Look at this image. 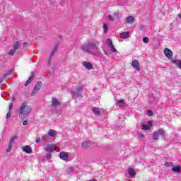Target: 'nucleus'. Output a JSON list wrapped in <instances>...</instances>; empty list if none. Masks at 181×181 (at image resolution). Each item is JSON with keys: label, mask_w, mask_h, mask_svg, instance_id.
<instances>
[{"label": "nucleus", "mask_w": 181, "mask_h": 181, "mask_svg": "<svg viewBox=\"0 0 181 181\" xmlns=\"http://www.w3.org/2000/svg\"><path fill=\"white\" fill-rule=\"evenodd\" d=\"M37 91L39 90H37V89H35L34 88L33 91L31 93L32 97H33L34 95H36V94H37Z\"/></svg>", "instance_id": "nucleus-32"}, {"label": "nucleus", "mask_w": 181, "mask_h": 181, "mask_svg": "<svg viewBox=\"0 0 181 181\" xmlns=\"http://www.w3.org/2000/svg\"><path fill=\"white\" fill-rule=\"evenodd\" d=\"M143 42L144 43H149V38L148 37H143Z\"/></svg>", "instance_id": "nucleus-31"}, {"label": "nucleus", "mask_w": 181, "mask_h": 181, "mask_svg": "<svg viewBox=\"0 0 181 181\" xmlns=\"http://www.w3.org/2000/svg\"><path fill=\"white\" fill-rule=\"evenodd\" d=\"M134 17H132V16H128L126 18L127 23H132V22H134Z\"/></svg>", "instance_id": "nucleus-23"}, {"label": "nucleus", "mask_w": 181, "mask_h": 181, "mask_svg": "<svg viewBox=\"0 0 181 181\" xmlns=\"http://www.w3.org/2000/svg\"><path fill=\"white\" fill-rule=\"evenodd\" d=\"M173 172H175L176 173H179L180 172V166H175L172 168Z\"/></svg>", "instance_id": "nucleus-25"}, {"label": "nucleus", "mask_w": 181, "mask_h": 181, "mask_svg": "<svg viewBox=\"0 0 181 181\" xmlns=\"http://www.w3.org/2000/svg\"><path fill=\"white\" fill-rule=\"evenodd\" d=\"M82 148H88L90 146V141H86L82 143Z\"/></svg>", "instance_id": "nucleus-22"}, {"label": "nucleus", "mask_w": 181, "mask_h": 181, "mask_svg": "<svg viewBox=\"0 0 181 181\" xmlns=\"http://www.w3.org/2000/svg\"><path fill=\"white\" fill-rule=\"evenodd\" d=\"M132 67L134 68L136 71H141V68L139 65V61L134 59L132 62Z\"/></svg>", "instance_id": "nucleus-7"}, {"label": "nucleus", "mask_w": 181, "mask_h": 181, "mask_svg": "<svg viewBox=\"0 0 181 181\" xmlns=\"http://www.w3.org/2000/svg\"><path fill=\"white\" fill-rule=\"evenodd\" d=\"M30 111H32V106L26 103H23L16 110V113L19 115V118H22V117H26L30 115Z\"/></svg>", "instance_id": "nucleus-1"}, {"label": "nucleus", "mask_w": 181, "mask_h": 181, "mask_svg": "<svg viewBox=\"0 0 181 181\" xmlns=\"http://www.w3.org/2000/svg\"><path fill=\"white\" fill-rule=\"evenodd\" d=\"M87 43L90 53L92 50H98V46H97V44H95L94 40L87 41Z\"/></svg>", "instance_id": "nucleus-4"}, {"label": "nucleus", "mask_w": 181, "mask_h": 181, "mask_svg": "<svg viewBox=\"0 0 181 181\" xmlns=\"http://www.w3.org/2000/svg\"><path fill=\"white\" fill-rule=\"evenodd\" d=\"M168 165V166H170V165H172V163H165V165Z\"/></svg>", "instance_id": "nucleus-45"}, {"label": "nucleus", "mask_w": 181, "mask_h": 181, "mask_svg": "<svg viewBox=\"0 0 181 181\" xmlns=\"http://www.w3.org/2000/svg\"><path fill=\"white\" fill-rule=\"evenodd\" d=\"M164 54L165 57H167V59H169V60H172V57H173V52H172V50L165 48L164 49Z\"/></svg>", "instance_id": "nucleus-6"}, {"label": "nucleus", "mask_w": 181, "mask_h": 181, "mask_svg": "<svg viewBox=\"0 0 181 181\" xmlns=\"http://www.w3.org/2000/svg\"><path fill=\"white\" fill-rule=\"evenodd\" d=\"M23 125H28V120H25L23 122Z\"/></svg>", "instance_id": "nucleus-44"}, {"label": "nucleus", "mask_w": 181, "mask_h": 181, "mask_svg": "<svg viewBox=\"0 0 181 181\" xmlns=\"http://www.w3.org/2000/svg\"><path fill=\"white\" fill-rule=\"evenodd\" d=\"M92 111L96 115H100L101 113V110H100V108L98 107H93Z\"/></svg>", "instance_id": "nucleus-20"}, {"label": "nucleus", "mask_w": 181, "mask_h": 181, "mask_svg": "<svg viewBox=\"0 0 181 181\" xmlns=\"http://www.w3.org/2000/svg\"><path fill=\"white\" fill-rule=\"evenodd\" d=\"M13 107V105H12V103H11L10 106H9V110L8 111H12Z\"/></svg>", "instance_id": "nucleus-42"}, {"label": "nucleus", "mask_w": 181, "mask_h": 181, "mask_svg": "<svg viewBox=\"0 0 181 181\" xmlns=\"http://www.w3.org/2000/svg\"><path fill=\"white\" fill-rule=\"evenodd\" d=\"M108 19H109V21H114V17H112V16H111V15H109L108 16Z\"/></svg>", "instance_id": "nucleus-39"}, {"label": "nucleus", "mask_w": 181, "mask_h": 181, "mask_svg": "<svg viewBox=\"0 0 181 181\" xmlns=\"http://www.w3.org/2000/svg\"><path fill=\"white\" fill-rule=\"evenodd\" d=\"M33 78H35V74L32 73L29 79L24 84L25 87H28L29 84L31 83L32 81H33Z\"/></svg>", "instance_id": "nucleus-13"}, {"label": "nucleus", "mask_w": 181, "mask_h": 181, "mask_svg": "<svg viewBox=\"0 0 181 181\" xmlns=\"http://www.w3.org/2000/svg\"><path fill=\"white\" fill-rule=\"evenodd\" d=\"M19 47H21V44L19 43V42H16L13 46V49L16 51L19 49Z\"/></svg>", "instance_id": "nucleus-24"}, {"label": "nucleus", "mask_w": 181, "mask_h": 181, "mask_svg": "<svg viewBox=\"0 0 181 181\" xmlns=\"http://www.w3.org/2000/svg\"><path fill=\"white\" fill-rule=\"evenodd\" d=\"M159 46H160V44L158 43V44H156V45H154V47H155L156 49H159Z\"/></svg>", "instance_id": "nucleus-41"}, {"label": "nucleus", "mask_w": 181, "mask_h": 181, "mask_svg": "<svg viewBox=\"0 0 181 181\" xmlns=\"http://www.w3.org/2000/svg\"><path fill=\"white\" fill-rule=\"evenodd\" d=\"M45 157L47 158V160H49L50 159V158H52V154L48 153L45 156Z\"/></svg>", "instance_id": "nucleus-37"}, {"label": "nucleus", "mask_w": 181, "mask_h": 181, "mask_svg": "<svg viewBox=\"0 0 181 181\" xmlns=\"http://www.w3.org/2000/svg\"><path fill=\"white\" fill-rule=\"evenodd\" d=\"M141 129H143V131H149V129H151V128L148 127V125L142 124Z\"/></svg>", "instance_id": "nucleus-26"}, {"label": "nucleus", "mask_w": 181, "mask_h": 181, "mask_svg": "<svg viewBox=\"0 0 181 181\" xmlns=\"http://www.w3.org/2000/svg\"><path fill=\"white\" fill-rule=\"evenodd\" d=\"M153 124H152V121H148L147 122V127H148L150 128V127H152Z\"/></svg>", "instance_id": "nucleus-38"}, {"label": "nucleus", "mask_w": 181, "mask_h": 181, "mask_svg": "<svg viewBox=\"0 0 181 181\" xmlns=\"http://www.w3.org/2000/svg\"><path fill=\"white\" fill-rule=\"evenodd\" d=\"M83 66L87 69V70H93V66L91 63L88 62H83Z\"/></svg>", "instance_id": "nucleus-12"}, {"label": "nucleus", "mask_w": 181, "mask_h": 181, "mask_svg": "<svg viewBox=\"0 0 181 181\" xmlns=\"http://www.w3.org/2000/svg\"><path fill=\"white\" fill-rule=\"evenodd\" d=\"M128 172L129 176H131L132 177H135V175H136V173H135V170H133V168H129Z\"/></svg>", "instance_id": "nucleus-18"}, {"label": "nucleus", "mask_w": 181, "mask_h": 181, "mask_svg": "<svg viewBox=\"0 0 181 181\" xmlns=\"http://www.w3.org/2000/svg\"><path fill=\"white\" fill-rule=\"evenodd\" d=\"M41 141H42V139H40V138L37 139L35 141V142H36L37 144H39V143L41 142Z\"/></svg>", "instance_id": "nucleus-43"}, {"label": "nucleus", "mask_w": 181, "mask_h": 181, "mask_svg": "<svg viewBox=\"0 0 181 181\" xmlns=\"http://www.w3.org/2000/svg\"><path fill=\"white\" fill-rule=\"evenodd\" d=\"M12 143H10L8 145V148L7 149V152H11V149H12Z\"/></svg>", "instance_id": "nucleus-36"}, {"label": "nucleus", "mask_w": 181, "mask_h": 181, "mask_svg": "<svg viewBox=\"0 0 181 181\" xmlns=\"http://www.w3.org/2000/svg\"><path fill=\"white\" fill-rule=\"evenodd\" d=\"M83 86H79L76 88V90H72L71 92L72 98H78V97H83Z\"/></svg>", "instance_id": "nucleus-2"}, {"label": "nucleus", "mask_w": 181, "mask_h": 181, "mask_svg": "<svg viewBox=\"0 0 181 181\" xmlns=\"http://www.w3.org/2000/svg\"><path fill=\"white\" fill-rule=\"evenodd\" d=\"M81 50H83L84 53H91L87 42L81 46Z\"/></svg>", "instance_id": "nucleus-8"}, {"label": "nucleus", "mask_w": 181, "mask_h": 181, "mask_svg": "<svg viewBox=\"0 0 181 181\" xmlns=\"http://www.w3.org/2000/svg\"><path fill=\"white\" fill-rule=\"evenodd\" d=\"M147 115H148V117H152V115H153V112H152V110H148Z\"/></svg>", "instance_id": "nucleus-35"}, {"label": "nucleus", "mask_w": 181, "mask_h": 181, "mask_svg": "<svg viewBox=\"0 0 181 181\" xmlns=\"http://www.w3.org/2000/svg\"><path fill=\"white\" fill-rule=\"evenodd\" d=\"M45 151L47 152H53V151H56V146L53 144H48L45 148Z\"/></svg>", "instance_id": "nucleus-9"}, {"label": "nucleus", "mask_w": 181, "mask_h": 181, "mask_svg": "<svg viewBox=\"0 0 181 181\" xmlns=\"http://www.w3.org/2000/svg\"><path fill=\"white\" fill-rule=\"evenodd\" d=\"M42 84L43 83H42V82L38 81L35 86L34 88L39 91V90H40V88H42Z\"/></svg>", "instance_id": "nucleus-19"}, {"label": "nucleus", "mask_w": 181, "mask_h": 181, "mask_svg": "<svg viewBox=\"0 0 181 181\" xmlns=\"http://www.w3.org/2000/svg\"><path fill=\"white\" fill-rule=\"evenodd\" d=\"M52 106L53 107H59V105H60V102H59V100H57L54 98H52Z\"/></svg>", "instance_id": "nucleus-17"}, {"label": "nucleus", "mask_w": 181, "mask_h": 181, "mask_svg": "<svg viewBox=\"0 0 181 181\" xmlns=\"http://www.w3.org/2000/svg\"><path fill=\"white\" fill-rule=\"evenodd\" d=\"M0 83H2V81H0Z\"/></svg>", "instance_id": "nucleus-48"}, {"label": "nucleus", "mask_w": 181, "mask_h": 181, "mask_svg": "<svg viewBox=\"0 0 181 181\" xmlns=\"http://www.w3.org/2000/svg\"><path fill=\"white\" fill-rule=\"evenodd\" d=\"M58 47H59V44H57L54 46V49H52V52L50 54V57H49V62H48L49 64H50V62L52 60V57H53V56H54V53H56V52H57Z\"/></svg>", "instance_id": "nucleus-11"}, {"label": "nucleus", "mask_w": 181, "mask_h": 181, "mask_svg": "<svg viewBox=\"0 0 181 181\" xmlns=\"http://www.w3.org/2000/svg\"><path fill=\"white\" fill-rule=\"evenodd\" d=\"M48 135H49V136H54L56 135V134L54 133V130L53 129H50L49 132H48Z\"/></svg>", "instance_id": "nucleus-27"}, {"label": "nucleus", "mask_w": 181, "mask_h": 181, "mask_svg": "<svg viewBox=\"0 0 181 181\" xmlns=\"http://www.w3.org/2000/svg\"><path fill=\"white\" fill-rule=\"evenodd\" d=\"M18 139V136H13V137H11V141H10V144H13V142H14L15 139Z\"/></svg>", "instance_id": "nucleus-30"}, {"label": "nucleus", "mask_w": 181, "mask_h": 181, "mask_svg": "<svg viewBox=\"0 0 181 181\" xmlns=\"http://www.w3.org/2000/svg\"><path fill=\"white\" fill-rule=\"evenodd\" d=\"M108 30V26L107 25V24H103V32L104 33H107Z\"/></svg>", "instance_id": "nucleus-29"}, {"label": "nucleus", "mask_w": 181, "mask_h": 181, "mask_svg": "<svg viewBox=\"0 0 181 181\" xmlns=\"http://www.w3.org/2000/svg\"><path fill=\"white\" fill-rule=\"evenodd\" d=\"M15 52H16L13 48H12L11 49H10V51L8 52V54L9 56H13V54H15Z\"/></svg>", "instance_id": "nucleus-28"}, {"label": "nucleus", "mask_w": 181, "mask_h": 181, "mask_svg": "<svg viewBox=\"0 0 181 181\" xmlns=\"http://www.w3.org/2000/svg\"><path fill=\"white\" fill-rule=\"evenodd\" d=\"M178 18L181 19V13L178 14Z\"/></svg>", "instance_id": "nucleus-47"}, {"label": "nucleus", "mask_w": 181, "mask_h": 181, "mask_svg": "<svg viewBox=\"0 0 181 181\" xmlns=\"http://www.w3.org/2000/svg\"><path fill=\"white\" fill-rule=\"evenodd\" d=\"M171 63H173V64H175L178 69H180L181 70V61L179 59H171Z\"/></svg>", "instance_id": "nucleus-15"}, {"label": "nucleus", "mask_w": 181, "mask_h": 181, "mask_svg": "<svg viewBox=\"0 0 181 181\" xmlns=\"http://www.w3.org/2000/svg\"><path fill=\"white\" fill-rule=\"evenodd\" d=\"M12 114V111H8L7 115H6V119H9L11 118V115Z\"/></svg>", "instance_id": "nucleus-33"}, {"label": "nucleus", "mask_w": 181, "mask_h": 181, "mask_svg": "<svg viewBox=\"0 0 181 181\" xmlns=\"http://www.w3.org/2000/svg\"><path fill=\"white\" fill-rule=\"evenodd\" d=\"M23 152H25V153H32V147L29 146H24L23 147Z\"/></svg>", "instance_id": "nucleus-14"}, {"label": "nucleus", "mask_w": 181, "mask_h": 181, "mask_svg": "<svg viewBox=\"0 0 181 181\" xmlns=\"http://www.w3.org/2000/svg\"><path fill=\"white\" fill-rule=\"evenodd\" d=\"M114 16H115L116 18H119V13H114Z\"/></svg>", "instance_id": "nucleus-40"}, {"label": "nucleus", "mask_w": 181, "mask_h": 181, "mask_svg": "<svg viewBox=\"0 0 181 181\" xmlns=\"http://www.w3.org/2000/svg\"><path fill=\"white\" fill-rule=\"evenodd\" d=\"M140 136H141V138H144V136H145V135H144V134H140Z\"/></svg>", "instance_id": "nucleus-46"}, {"label": "nucleus", "mask_w": 181, "mask_h": 181, "mask_svg": "<svg viewBox=\"0 0 181 181\" xmlns=\"http://www.w3.org/2000/svg\"><path fill=\"white\" fill-rule=\"evenodd\" d=\"M42 141H49V136L45 135L42 137Z\"/></svg>", "instance_id": "nucleus-34"}, {"label": "nucleus", "mask_w": 181, "mask_h": 181, "mask_svg": "<svg viewBox=\"0 0 181 181\" xmlns=\"http://www.w3.org/2000/svg\"><path fill=\"white\" fill-rule=\"evenodd\" d=\"M59 158L62 159V160H67V159H69V153L65 151H62L59 153Z\"/></svg>", "instance_id": "nucleus-10"}, {"label": "nucleus", "mask_w": 181, "mask_h": 181, "mask_svg": "<svg viewBox=\"0 0 181 181\" xmlns=\"http://www.w3.org/2000/svg\"><path fill=\"white\" fill-rule=\"evenodd\" d=\"M130 33L129 32H123L120 33L119 36L121 39H128L129 37Z\"/></svg>", "instance_id": "nucleus-16"}, {"label": "nucleus", "mask_w": 181, "mask_h": 181, "mask_svg": "<svg viewBox=\"0 0 181 181\" xmlns=\"http://www.w3.org/2000/svg\"><path fill=\"white\" fill-rule=\"evenodd\" d=\"M117 105H120L121 107H125L127 105V103L124 101V100H119L117 101Z\"/></svg>", "instance_id": "nucleus-21"}, {"label": "nucleus", "mask_w": 181, "mask_h": 181, "mask_svg": "<svg viewBox=\"0 0 181 181\" xmlns=\"http://www.w3.org/2000/svg\"><path fill=\"white\" fill-rule=\"evenodd\" d=\"M160 136H162V138H165V130H163V129H160L158 131L154 132L153 134V139L154 141H158Z\"/></svg>", "instance_id": "nucleus-3"}, {"label": "nucleus", "mask_w": 181, "mask_h": 181, "mask_svg": "<svg viewBox=\"0 0 181 181\" xmlns=\"http://www.w3.org/2000/svg\"><path fill=\"white\" fill-rule=\"evenodd\" d=\"M106 44L107 45L108 47H110L111 52L113 53H115L117 52V49H115V47H114V44H112V41L111 39L107 38L106 40Z\"/></svg>", "instance_id": "nucleus-5"}]
</instances>
